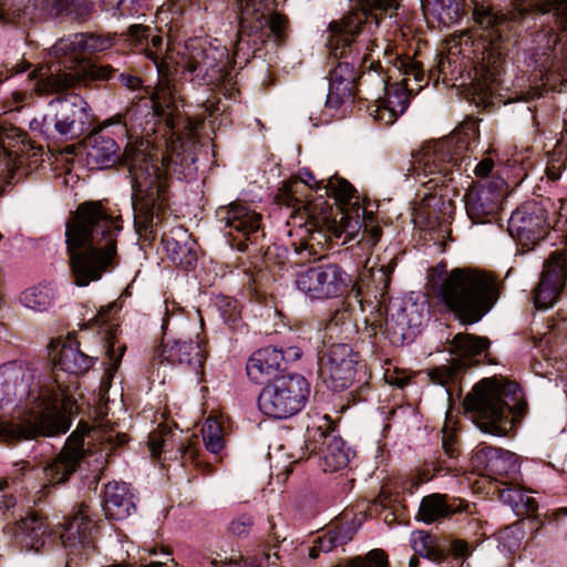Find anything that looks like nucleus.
<instances>
[{
	"mask_svg": "<svg viewBox=\"0 0 567 567\" xmlns=\"http://www.w3.org/2000/svg\"><path fill=\"white\" fill-rule=\"evenodd\" d=\"M353 1L355 3L350 12L328 25L327 45L330 54L344 61H339L329 72L326 107L337 111L346 104L351 105L358 85L365 82V76L374 73L378 84L385 91L383 97L375 100L374 118L390 125L410 105L411 90L408 87V79L389 84V76L384 74L380 60L372 58L378 42L371 37L384 17L392 16L399 9V3L396 0Z\"/></svg>",
	"mask_w": 567,
	"mask_h": 567,
	"instance_id": "f257e3e1",
	"label": "nucleus"
},
{
	"mask_svg": "<svg viewBox=\"0 0 567 567\" xmlns=\"http://www.w3.org/2000/svg\"><path fill=\"white\" fill-rule=\"evenodd\" d=\"M140 105L127 106L95 126L84 140L87 162L97 168H109L121 163L126 166L132 178V206L134 213H165L169 208L166 185L155 165V159L143 141L127 143L122 155L114 137L107 134L115 130V137H126L136 127Z\"/></svg>",
	"mask_w": 567,
	"mask_h": 567,
	"instance_id": "f03ea898",
	"label": "nucleus"
},
{
	"mask_svg": "<svg viewBox=\"0 0 567 567\" xmlns=\"http://www.w3.org/2000/svg\"><path fill=\"white\" fill-rule=\"evenodd\" d=\"M94 361L95 357L84 353L76 339L68 338L59 353L53 357L56 390L49 386L32 390L23 409H19L10 421H0V440L16 443L65 433L70 427V420L64 408L71 395L68 386L60 382L58 371L81 375L91 369Z\"/></svg>",
	"mask_w": 567,
	"mask_h": 567,
	"instance_id": "7ed1b4c3",
	"label": "nucleus"
},
{
	"mask_svg": "<svg viewBox=\"0 0 567 567\" xmlns=\"http://www.w3.org/2000/svg\"><path fill=\"white\" fill-rule=\"evenodd\" d=\"M476 23L485 31L491 50L503 54L530 38L544 54L567 44V0L515 6L506 13L493 8L475 9Z\"/></svg>",
	"mask_w": 567,
	"mask_h": 567,
	"instance_id": "20e7f679",
	"label": "nucleus"
},
{
	"mask_svg": "<svg viewBox=\"0 0 567 567\" xmlns=\"http://www.w3.org/2000/svg\"><path fill=\"white\" fill-rule=\"evenodd\" d=\"M126 41L134 48L142 47L145 55L154 62L158 73L167 76L173 69L181 68L206 85H219L227 80L228 52L225 47H214L207 41L193 39L187 41L183 51L172 43H164L159 34L150 27L133 24L126 33Z\"/></svg>",
	"mask_w": 567,
	"mask_h": 567,
	"instance_id": "39448f33",
	"label": "nucleus"
},
{
	"mask_svg": "<svg viewBox=\"0 0 567 567\" xmlns=\"http://www.w3.org/2000/svg\"><path fill=\"white\" fill-rule=\"evenodd\" d=\"M121 215H71L65 223V244L78 286L99 280L117 257Z\"/></svg>",
	"mask_w": 567,
	"mask_h": 567,
	"instance_id": "423d86ee",
	"label": "nucleus"
},
{
	"mask_svg": "<svg viewBox=\"0 0 567 567\" xmlns=\"http://www.w3.org/2000/svg\"><path fill=\"white\" fill-rule=\"evenodd\" d=\"M427 278L440 305L464 326L481 321L499 298V282L485 271L455 268L449 274L441 262Z\"/></svg>",
	"mask_w": 567,
	"mask_h": 567,
	"instance_id": "0eeeda50",
	"label": "nucleus"
},
{
	"mask_svg": "<svg viewBox=\"0 0 567 567\" xmlns=\"http://www.w3.org/2000/svg\"><path fill=\"white\" fill-rule=\"evenodd\" d=\"M463 409L481 432L509 437L527 414L528 404L516 381L494 375L473 385L463 400Z\"/></svg>",
	"mask_w": 567,
	"mask_h": 567,
	"instance_id": "6e6552de",
	"label": "nucleus"
},
{
	"mask_svg": "<svg viewBox=\"0 0 567 567\" xmlns=\"http://www.w3.org/2000/svg\"><path fill=\"white\" fill-rule=\"evenodd\" d=\"M279 200L291 213H332L328 198L333 199L339 213H379L382 206L378 199L371 200L346 178L333 176L318 181L308 168H302L298 176L286 179L279 190Z\"/></svg>",
	"mask_w": 567,
	"mask_h": 567,
	"instance_id": "1a4fd4ad",
	"label": "nucleus"
},
{
	"mask_svg": "<svg viewBox=\"0 0 567 567\" xmlns=\"http://www.w3.org/2000/svg\"><path fill=\"white\" fill-rule=\"evenodd\" d=\"M480 143V120L466 117L447 136L423 147L422 154L412 162L415 178L430 189L452 182L454 172H467L471 164L466 153Z\"/></svg>",
	"mask_w": 567,
	"mask_h": 567,
	"instance_id": "9d476101",
	"label": "nucleus"
},
{
	"mask_svg": "<svg viewBox=\"0 0 567 567\" xmlns=\"http://www.w3.org/2000/svg\"><path fill=\"white\" fill-rule=\"evenodd\" d=\"M318 373L328 389L333 392L352 388L348 401H368L371 375L365 362L348 343H332L318 352Z\"/></svg>",
	"mask_w": 567,
	"mask_h": 567,
	"instance_id": "9b49d317",
	"label": "nucleus"
},
{
	"mask_svg": "<svg viewBox=\"0 0 567 567\" xmlns=\"http://www.w3.org/2000/svg\"><path fill=\"white\" fill-rule=\"evenodd\" d=\"M97 441L101 457H109L117 446L127 442L126 434L114 432L103 423L93 429H76L68 437L61 452L43 468L44 477L51 485L62 484L76 472L81 462L91 453L90 445Z\"/></svg>",
	"mask_w": 567,
	"mask_h": 567,
	"instance_id": "f8f14e48",
	"label": "nucleus"
},
{
	"mask_svg": "<svg viewBox=\"0 0 567 567\" xmlns=\"http://www.w3.org/2000/svg\"><path fill=\"white\" fill-rule=\"evenodd\" d=\"M427 319V302L412 298L391 306V313L383 319L381 308L377 305L364 317L362 326L357 322L353 328L362 338H367L375 346L378 336L386 339L392 346L401 347L414 340L420 327Z\"/></svg>",
	"mask_w": 567,
	"mask_h": 567,
	"instance_id": "ddd939ff",
	"label": "nucleus"
},
{
	"mask_svg": "<svg viewBox=\"0 0 567 567\" xmlns=\"http://www.w3.org/2000/svg\"><path fill=\"white\" fill-rule=\"evenodd\" d=\"M288 20L276 11V0H250V69L259 66L268 75L271 59L266 56L285 44Z\"/></svg>",
	"mask_w": 567,
	"mask_h": 567,
	"instance_id": "4468645a",
	"label": "nucleus"
},
{
	"mask_svg": "<svg viewBox=\"0 0 567 567\" xmlns=\"http://www.w3.org/2000/svg\"><path fill=\"white\" fill-rule=\"evenodd\" d=\"M491 340L467 332H458L451 340L450 352L456 358L446 365L429 369L427 377L433 384L441 385L452 396V388L461 383L462 375L468 368L481 364H497L492 354Z\"/></svg>",
	"mask_w": 567,
	"mask_h": 567,
	"instance_id": "2eb2a0df",
	"label": "nucleus"
},
{
	"mask_svg": "<svg viewBox=\"0 0 567 567\" xmlns=\"http://www.w3.org/2000/svg\"><path fill=\"white\" fill-rule=\"evenodd\" d=\"M70 62V65L41 66L32 71L30 78L34 81V91L40 95L55 94L89 81H109L117 74V70L109 64L78 59Z\"/></svg>",
	"mask_w": 567,
	"mask_h": 567,
	"instance_id": "dca6fc26",
	"label": "nucleus"
},
{
	"mask_svg": "<svg viewBox=\"0 0 567 567\" xmlns=\"http://www.w3.org/2000/svg\"><path fill=\"white\" fill-rule=\"evenodd\" d=\"M310 393L311 384L302 374H282L261 389L257 406L268 417L286 420L305 409Z\"/></svg>",
	"mask_w": 567,
	"mask_h": 567,
	"instance_id": "f3484780",
	"label": "nucleus"
},
{
	"mask_svg": "<svg viewBox=\"0 0 567 567\" xmlns=\"http://www.w3.org/2000/svg\"><path fill=\"white\" fill-rule=\"evenodd\" d=\"M295 284L311 300L339 298L360 286L336 262L317 264L298 271Z\"/></svg>",
	"mask_w": 567,
	"mask_h": 567,
	"instance_id": "a211bd4d",
	"label": "nucleus"
},
{
	"mask_svg": "<svg viewBox=\"0 0 567 567\" xmlns=\"http://www.w3.org/2000/svg\"><path fill=\"white\" fill-rule=\"evenodd\" d=\"M290 215L293 219H299L306 224V233L310 240L317 244L330 243L337 245H346L355 240L362 244L364 233V218L375 217L377 215Z\"/></svg>",
	"mask_w": 567,
	"mask_h": 567,
	"instance_id": "6ab92c4d",
	"label": "nucleus"
},
{
	"mask_svg": "<svg viewBox=\"0 0 567 567\" xmlns=\"http://www.w3.org/2000/svg\"><path fill=\"white\" fill-rule=\"evenodd\" d=\"M305 437L309 458L315 460L324 473H333L346 468L351 457L354 456V451L327 423L319 426H308Z\"/></svg>",
	"mask_w": 567,
	"mask_h": 567,
	"instance_id": "aec40b11",
	"label": "nucleus"
},
{
	"mask_svg": "<svg viewBox=\"0 0 567 567\" xmlns=\"http://www.w3.org/2000/svg\"><path fill=\"white\" fill-rule=\"evenodd\" d=\"M467 217L472 225L494 224L499 229L505 227L503 215H467ZM557 219L558 217H551V215H509L506 219V229L512 238L524 246L537 244L551 231L557 234L556 239L565 243L561 233L555 229Z\"/></svg>",
	"mask_w": 567,
	"mask_h": 567,
	"instance_id": "412c9836",
	"label": "nucleus"
},
{
	"mask_svg": "<svg viewBox=\"0 0 567 567\" xmlns=\"http://www.w3.org/2000/svg\"><path fill=\"white\" fill-rule=\"evenodd\" d=\"M44 116V125L53 126L60 138L74 141L81 137L91 125V109L78 94H69L53 100Z\"/></svg>",
	"mask_w": 567,
	"mask_h": 567,
	"instance_id": "4be33fe9",
	"label": "nucleus"
},
{
	"mask_svg": "<svg viewBox=\"0 0 567 567\" xmlns=\"http://www.w3.org/2000/svg\"><path fill=\"white\" fill-rule=\"evenodd\" d=\"M275 278L269 271L250 269V331L260 334L276 332V321L280 316L274 300Z\"/></svg>",
	"mask_w": 567,
	"mask_h": 567,
	"instance_id": "5701e85b",
	"label": "nucleus"
},
{
	"mask_svg": "<svg viewBox=\"0 0 567 567\" xmlns=\"http://www.w3.org/2000/svg\"><path fill=\"white\" fill-rule=\"evenodd\" d=\"M473 471L504 485L517 484L520 480L518 455L503 447L480 443L472 452Z\"/></svg>",
	"mask_w": 567,
	"mask_h": 567,
	"instance_id": "b1692460",
	"label": "nucleus"
},
{
	"mask_svg": "<svg viewBox=\"0 0 567 567\" xmlns=\"http://www.w3.org/2000/svg\"><path fill=\"white\" fill-rule=\"evenodd\" d=\"M567 280V250H555L544 261V269L533 292L538 310H547L559 300Z\"/></svg>",
	"mask_w": 567,
	"mask_h": 567,
	"instance_id": "393cba45",
	"label": "nucleus"
},
{
	"mask_svg": "<svg viewBox=\"0 0 567 567\" xmlns=\"http://www.w3.org/2000/svg\"><path fill=\"white\" fill-rule=\"evenodd\" d=\"M95 532L96 526L90 518L86 507L79 509L66 523L60 538L63 546L69 550L68 555L72 556L68 565L76 557L87 559L94 553Z\"/></svg>",
	"mask_w": 567,
	"mask_h": 567,
	"instance_id": "a878e982",
	"label": "nucleus"
},
{
	"mask_svg": "<svg viewBox=\"0 0 567 567\" xmlns=\"http://www.w3.org/2000/svg\"><path fill=\"white\" fill-rule=\"evenodd\" d=\"M442 450L446 458H442L441 454L432 460L424 461L423 465L416 470L415 485L432 481L434 477L447 474L457 475L460 472L458 457L461 454L460 442L455 432L444 427L442 431Z\"/></svg>",
	"mask_w": 567,
	"mask_h": 567,
	"instance_id": "bb28decb",
	"label": "nucleus"
},
{
	"mask_svg": "<svg viewBox=\"0 0 567 567\" xmlns=\"http://www.w3.org/2000/svg\"><path fill=\"white\" fill-rule=\"evenodd\" d=\"M206 346L199 340L163 339L161 357L172 364H178L199 374L206 360Z\"/></svg>",
	"mask_w": 567,
	"mask_h": 567,
	"instance_id": "cd10ccee",
	"label": "nucleus"
},
{
	"mask_svg": "<svg viewBox=\"0 0 567 567\" xmlns=\"http://www.w3.org/2000/svg\"><path fill=\"white\" fill-rule=\"evenodd\" d=\"M470 503L449 494L433 493L421 499L416 519L427 525L451 519L456 514L468 513Z\"/></svg>",
	"mask_w": 567,
	"mask_h": 567,
	"instance_id": "c85d7f7f",
	"label": "nucleus"
},
{
	"mask_svg": "<svg viewBox=\"0 0 567 567\" xmlns=\"http://www.w3.org/2000/svg\"><path fill=\"white\" fill-rule=\"evenodd\" d=\"M285 354L281 349L268 346L250 354V382L267 385L279 379L285 370Z\"/></svg>",
	"mask_w": 567,
	"mask_h": 567,
	"instance_id": "c756f323",
	"label": "nucleus"
},
{
	"mask_svg": "<svg viewBox=\"0 0 567 567\" xmlns=\"http://www.w3.org/2000/svg\"><path fill=\"white\" fill-rule=\"evenodd\" d=\"M503 179L488 182L487 186L472 189L465 194L466 213H502L505 208V197L502 187Z\"/></svg>",
	"mask_w": 567,
	"mask_h": 567,
	"instance_id": "7c9ffc66",
	"label": "nucleus"
},
{
	"mask_svg": "<svg viewBox=\"0 0 567 567\" xmlns=\"http://www.w3.org/2000/svg\"><path fill=\"white\" fill-rule=\"evenodd\" d=\"M134 495L128 484L110 482L103 492V511L106 517L121 520L135 512Z\"/></svg>",
	"mask_w": 567,
	"mask_h": 567,
	"instance_id": "2f4dec72",
	"label": "nucleus"
},
{
	"mask_svg": "<svg viewBox=\"0 0 567 567\" xmlns=\"http://www.w3.org/2000/svg\"><path fill=\"white\" fill-rule=\"evenodd\" d=\"M18 529L19 542L25 550L40 553L52 540L49 523L37 513H30L22 518Z\"/></svg>",
	"mask_w": 567,
	"mask_h": 567,
	"instance_id": "473e14b6",
	"label": "nucleus"
},
{
	"mask_svg": "<svg viewBox=\"0 0 567 567\" xmlns=\"http://www.w3.org/2000/svg\"><path fill=\"white\" fill-rule=\"evenodd\" d=\"M262 215H250V269L257 272L260 269L271 274V266L276 265V257L278 256L277 246H270L271 239L267 244L258 246L259 238L266 239V234L261 228Z\"/></svg>",
	"mask_w": 567,
	"mask_h": 567,
	"instance_id": "72a5a7b5",
	"label": "nucleus"
},
{
	"mask_svg": "<svg viewBox=\"0 0 567 567\" xmlns=\"http://www.w3.org/2000/svg\"><path fill=\"white\" fill-rule=\"evenodd\" d=\"M148 446L154 457L159 456L163 452H171L174 447L181 457L194 458L196 454L192 442L186 444L183 440L177 441L176 434L166 426H159L150 434Z\"/></svg>",
	"mask_w": 567,
	"mask_h": 567,
	"instance_id": "f704fd0d",
	"label": "nucleus"
},
{
	"mask_svg": "<svg viewBox=\"0 0 567 567\" xmlns=\"http://www.w3.org/2000/svg\"><path fill=\"white\" fill-rule=\"evenodd\" d=\"M150 103L153 116L163 121L167 127L175 128L177 106L171 87L161 81L155 87Z\"/></svg>",
	"mask_w": 567,
	"mask_h": 567,
	"instance_id": "c9c22d12",
	"label": "nucleus"
},
{
	"mask_svg": "<svg viewBox=\"0 0 567 567\" xmlns=\"http://www.w3.org/2000/svg\"><path fill=\"white\" fill-rule=\"evenodd\" d=\"M0 147L9 158L18 166L20 156L31 148L27 133L10 123H0Z\"/></svg>",
	"mask_w": 567,
	"mask_h": 567,
	"instance_id": "e433bc0d",
	"label": "nucleus"
},
{
	"mask_svg": "<svg viewBox=\"0 0 567 567\" xmlns=\"http://www.w3.org/2000/svg\"><path fill=\"white\" fill-rule=\"evenodd\" d=\"M72 1L73 0H31V4L25 6L23 9L12 6V8L6 11L3 8H0V21H20L31 9L50 16H58L68 10Z\"/></svg>",
	"mask_w": 567,
	"mask_h": 567,
	"instance_id": "4c0bfd02",
	"label": "nucleus"
},
{
	"mask_svg": "<svg viewBox=\"0 0 567 567\" xmlns=\"http://www.w3.org/2000/svg\"><path fill=\"white\" fill-rule=\"evenodd\" d=\"M360 525L361 522L359 520L357 523L355 518H351V520L347 519L346 523L329 529L322 536L318 537L316 539L317 547L323 553H329L338 546L348 544L353 538Z\"/></svg>",
	"mask_w": 567,
	"mask_h": 567,
	"instance_id": "58836bf2",
	"label": "nucleus"
},
{
	"mask_svg": "<svg viewBox=\"0 0 567 567\" xmlns=\"http://www.w3.org/2000/svg\"><path fill=\"white\" fill-rule=\"evenodd\" d=\"M101 341L105 355L103 364L109 375L112 377L120 367L126 346L116 337V329L112 327L104 332Z\"/></svg>",
	"mask_w": 567,
	"mask_h": 567,
	"instance_id": "ea45409f",
	"label": "nucleus"
},
{
	"mask_svg": "<svg viewBox=\"0 0 567 567\" xmlns=\"http://www.w3.org/2000/svg\"><path fill=\"white\" fill-rule=\"evenodd\" d=\"M343 296L344 298L341 300L340 306L332 312L330 317V324L332 326H344L347 323L351 324L358 306L363 311L360 286L350 290Z\"/></svg>",
	"mask_w": 567,
	"mask_h": 567,
	"instance_id": "a19ab883",
	"label": "nucleus"
},
{
	"mask_svg": "<svg viewBox=\"0 0 567 567\" xmlns=\"http://www.w3.org/2000/svg\"><path fill=\"white\" fill-rule=\"evenodd\" d=\"M168 258L184 269L192 268L197 261V255L186 244H181L173 238H163Z\"/></svg>",
	"mask_w": 567,
	"mask_h": 567,
	"instance_id": "79ce46f5",
	"label": "nucleus"
},
{
	"mask_svg": "<svg viewBox=\"0 0 567 567\" xmlns=\"http://www.w3.org/2000/svg\"><path fill=\"white\" fill-rule=\"evenodd\" d=\"M203 441L206 449L213 453L218 454L225 446L223 434V424L216 416H208L202 427Z\"/></svg>",
	"mask_w": 567,
	"mask_h": 567,
	"instance_id": "37998d69",
	"label": "nucleus"
},
{
	"mask_svg": "<svg viewBox=\"0 0 567 567\" xmlns=\"http://www.w3.org/2000/svg\"><path fill=\"white\" fill-rule=\"evenodd\" d=\"M20 301L29 309L44 311L52 302L51 289L45 286L31 287L21 293Z\"/></svg>",
	"mask_w": 567,
	"mask_h": 567,
	"instance_id": "c03bdc74",
	"label": "nucleus"
},
{
	"mask_svg": "<svg viewBox=\"0 0 567 567\" xmlns=\"http://www.w3.org/2000/svg\"><path fill=\"white\" fill-rule=\"evenodd\" d=\"M452 218L453 215H410V223L413 224L414 230L419 231V236L423 239L433 240V234L443 223Z\"/></svg>",
	"mask_w": 567,
	"mask_h": 567,
	"instance_id": "a18cd8bd",
	"label": "nucleus"
},
{
	"mask_svg": "<svg viewBox=\"0 0 567 567\" xmlns=\"http://www.w3.org/2000/svg\"><path fill=\"white\" fill-rule=\"evenodd\" d=\"M262 179L267 189H275V203L280 207L285 206V202L279 200V190L282 187L285 181H279L281 175L280 164L275 161V156L271 155L262 165Z\"/></svg>",
	"mask_w": 567,
	"mask_h": 567,
	"instance_id": "49530a36",
	"label": "nucleus"
},
{
	"mask_svg": "<svg viewBox=\"0 0 567 567\" xmlns=\"http://www.w3.org/2000/svg\"><path fill=\"white\" fill-rule=\"evenodd\" d=\"M384 55L402 74L413 75L416 82H422L425 79V73L420 62H416L409 56L403 58L399 54H393L389 49V45L384 50Z\"/></svg>",
	"mask_w": 567,
	"mask_h": 567,
	"instance_id": "de8ad7c7",
	"label": "nucleus"
},
{
	"mask_svg": "<svg viewBox=\"0 0 567 567\" xmlns=\"http://www.w3.org/2000/svg\"><path fill=\"white\" fill-rule=\"evenodd\" d=\"M135 230L144 241H153L162 226V215H133Z\"/></svg>",
	"mask_w": 567,
	"mask_h": 567,
	"instance_id": "09e8293b",
	"label": "nucleus"
},
{
	"mask_svg": "<svg viewBox=\"0 0 567 567\" xmlns=\"http://www.w3.org/2000/svg\"><path fill=\"white\" fill-rule=\"evenodd\" d=\"M75 42H78V40H75V34H73L54 43V45L51 48V53L58 59H65L59 61L58 64L64 66V64L70 65L71 60H81L78 54L82 52V49L80 45L75 44Z\"/></svg>",
	"mask_w": 567,
	"mask_h": 567,
	"instance_id": "8fccbe9b",
	"label": "nucleus"
},
{
	"mask_svg": "<svg viewBox=\"0 0 567 567\" xmlns=\"http://www.w3.org/2000/svg\"><path fill=\"white\" fill-rule=\"evenodd\" d=\"M75 44L80 45L82 52H96L110 49L113 45V39L107 35L93 33H76Z\"/></svg>",
	"mask_w": 567,
	"mask_h": 567,
	"instance_id": "3c124183",
	"label": "nucleus"
},
{
	"mask_svg": "<svg viewBox=\"0 0 567 567\" xmlns=\"http://www.w3.org/2000/svg\"><path fill=\"white\" fill-rule=\"evenodd\" d=\"M271 542L278 543V537H274ZM277 544L271 545L270 542L258 545L254 549V554H250V567H270L276 565L278 559L277 553H271L272 548H276Z\"/></svg>",
	"mask_w": 567,
	"mask_h": 567,
	"instance_id": "603ef678",
	"label": "nucleus"
},
{
	"mask_svg": "<svg viewBox=\"0 0 567 567\" xmlns=\"http://www.w3.org/2000/svg\"><path fill=\"white\" fill-rule=\"evenodd\" d=\"M423 6L440 21L453 19V16L458 12V6L454 3V0H424Z\"/></svg>",
	"mask_w": 567,
	"mask_h": 567,
	"instance_id": "864d4df0",
	"label": "nucleus"
},
{
	"mask_svg": "<svg viewBox=\"0 0 567 567\" xmlns=\"http://www.w3.org/2000/svg\"><path fill=\"white\" fill-rule=\"evenodd\" d=\"M496 87V79L489 72L483 76V79H476L473 81L474 95L478 99L480 103H488Z\"/></svg>",
	"mask_w": 567,
	"mask_h": 567,
	"instance_id": "5fc2aeb1",
	"label": "nucleus"
},
{
	"mask_svg": "<svg viewBox=\"0 0 567 567\" xmlns=\"http://www.w3.org/2000/svg\"><path fill=\"white\" fill-rule=\"evenodd\" d=\"M102 10L112 17L132 16L135 12L134 0H100Z\"/></svg>",
	"mask_w": 567,
	"mask_h": 567,
	"instance_id": "6e6d98bb",
	"label": "nucleus"
},
{
	"mask_svg": "<svg viewBox=\"0 0 567 567\" xmlns=\"http://www.w3.org/2000/svg\"><path fill=\"white\" fill-rule=\"evenodd\" d=\"M165 313L162 322V330L164 338L167 336L169 323L173 319H176L181 324H188V321L183 317V309L173 300H165Z\"/></svg>",
	"mask_w": 567,
	"mask_h": 567,
	"instance_id": "4d7b16f0",
	"label": "nucleus"
},
{
	"mask_svg": "<svg viewBox=\"0 0 567 567\" xmlns=\"http://www.w3.org/2000/svg\"><path fill=\"white\" fill-rule=\"evenodd\" d=\"M247 216L248 215H234L231 219H227V225L230 228H235V230L243 237L238 239L234 238V241L237 240L236 247L239 251H244L246 249V240L248 239V228L245 219ZM233 245H235V243Z\"/></svg>",
	"mask_w": 567,
	"mask_h": 567,
	"instance_id": "13d9d810",
	"label": "nucleus"
},
{
	"mask_svg": "<svg viewBox=\"0 0 567 567\" xmlns=\"http://www.w3.org/2000/svg\"><path fill=\"white\" fill-rule=\"evenodd\" d=\"M446 205L452 206V200H445L442 195L430 193L422 198L423 213H446Z\"/></svg>",
	"mask_w": 567,
	"mask_h": 567,
	"instance_id": "bf43d9fd",
	"label": "nucleus"
},
{
	"mask_svg": "<svg viewBox=\"0 0 567 567\" xmlns=\"http://www.w3.org/2000/svg\"><path fill=\"white\" fill-rule=\"evenodd\" d=\"M362 231H365L363 239L365 246H374L378 244L382 236V228L378 224L377 216L364 218V226Z\"/></svg>",
	"mask_w": 567,
	"mask_h": 567,
	"instance_id": "052dcab7",
	"label": "nucleus"
},
{
	"mask_svg": "<svg viewBox=\"0 0 567 567\" xmlns=\"http://www.w3.org/2000/svg\"><path fill=\"white\" fill-rule=\"evenodd\" d=\"M110 209L107 199L85 200L78 206L74 213H107Z\"/></svg>",
	"mask_w": 567,
	"mask_h": 567,
	"instance_id": "680f3d73",
	"label": "nucleus"
},
{
	"mask_svg": "<svg viewBox=\"0 0 567 567\" xmlns=\"http://www.w3.org/2000/svg\"><path fill=\"white\" fill-rule=\"evenodd\" d=\"M31 64L25 60H20L14 64L6 63L0 68V83L10 76L25 72Z\"/></svg>",
	"mask_w": 567,
	"mask_h": 567,
	"instance_id": "e2e57ef3",
	"label": "nucleus"
},
{
	"mask_svg": "<svg viewBox=\"0 0 567 567\" xmlns=\"http://www.w3.org/2000/svg\"><path fill=\"white\" fill-rule=\"evenodd\" d=\"M223 310L225 321L233 328L236 327L237 321L240 319L241 310L238 308L237 300L227 299Z\"/></svg>",
	"mask_w": 567,
	"mask_h": 567,
	"instance_id": "0e129e2a",
	"label": "nucleus"
},
{
	"mask_svg": "<svg viewBox=\"0 0 567 567\" xmlns=\"http://www.w3.org/2000/svg\"><path fill=\"white\" fill-rule=\"evenodd\" d=\"M423 547L426 551L425 557L431 560L442 563L447 558V553L444 549L434 546L430 536H425L423 539Z\"/></svg>",
	"mask_w": 567,
	"mask_h": 567,
	"instance_id": "69168bd1",
	"label": "nucleus"
},
{
	"mask_svg": "<svg viewBox=\"0 0 567 567\" xmlns=\"http://www.w3.org/2000/svg\"><path fill=\"white\" fill-rule=\"evenodd\" d=\"M566 168V163L560 157H551L546 167L547 178L556 182L560 178L563 171Z\"/></svg>",
	"mask_w": 567,
	"mask_h": 567,
	"instance_id": "338daca9",
	"label": "nucleus"
},
{
	"mask_svg": "<svg viewBox=\"0 0 567 567\" xmlns=\"http://www.w3.org/2000/svg\"><path fill=\"white\" fill-rule=\"evenodd\" d=\"M365 567H389L388 555L383 549H372L367 554Z\"/></svg>",
	"mask_w": 567,
	"mask_h": 567,
	"instance_id": "774afa93",
	"label": "nucleus"
}]
</instances>
